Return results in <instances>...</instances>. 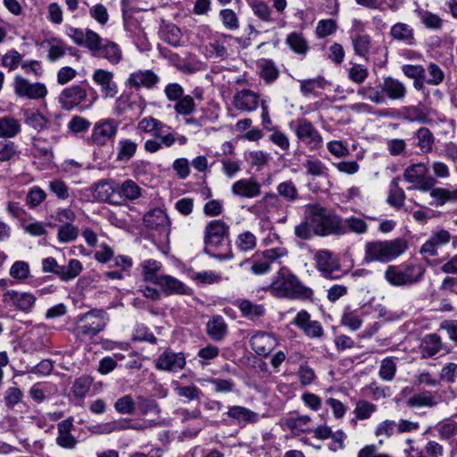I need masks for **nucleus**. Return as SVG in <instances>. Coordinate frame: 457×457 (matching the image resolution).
Here are the masks:
<instances>
[{
	"label": "nucleus",
	"instance_id": "obj_41",
	"mask_svg": "<svg viewBox=\"0 0 457 457\" xmlns=\"http://www.w3.org/2000/svg\"><path fill=\"white\" fill-rule=\"evenodd\" d=\"M164 129H170L167 125L162 123L161 120L152 117L147 116L139 120L137 124V129L143 133H148L154 136H159L160 130Z\"/></svg>",
	"mask_w": 457,
	"mask_h": 457
},
{
	"label": "nucleus",
	"instance_id": "obj_29",
	"mask_svg": "<svg viewBox=\"0 0 457 457\" xmlns=\"http://www.w3.org/2000/svg\"><path fill=\"white\" fill-rule=\"evenodd\" d=\"M390 36L393 39L411 46L416 44L414 29L407 23L397 22L390 29Z\"/></svg>",
	"mask_w": 457,
	"mask_h": 457
},
{
	"label": "nucleus",
	"instance_id": "obj_49",
	"mask_svg": "<svg viewBox=\"0 0 457 457\" xmlns=\"http://www.w3.org/2000/svg\"><path fill=\"white\" fill-rule=\"evenodd\" d=\"M174 391L179 397H184L188 401H199L203 395L202 390L194 384L187 386L176 384Z\"/></svg>",
	"mask_w": 457,
	"mask_h": 457
},
{
	"label": "nucleus",
	"instance_id": "obj_15",
	"mask_svg": "<svg viewBox=\"0 0 457 457\" xmlns=\"http://www.w3.org/2000/svg\"><path fill=\"white\" fill-rule=\"evenodd\" d=\"M292 323L301 328L309 337L320 338L323 336L324 331L320 322L311 320V315L305 310L300 311Z\"/></svg>",
	"mask_w": 457,
	"mask_h": 457
},
{
	"label": "nucleus",
	"instance_id": "obj_14",
	"mask_svg": "<svg viewBox=\"0 0 457 457\" xmlns=\"http://www.w3.org/2000/svg\"><path fill=\"white\" fill-rule=\"evenodd\" d=\"M260 95L251 89H241L237 91L232 100L234 107L244 112H251L258 108Z\"/></svg>",
	"mask_w": 457,
	"mask_h": 457
},
{
	"label": "nucleus",
	"instance_id": "obj_44",
	"mask_svg": "<svg viewBox=\"0 0 457 457\" xmlns=\"http://www.w3.org/2000/svg\"><path fill=\"white\" fill-rule=\"evenodd\" d=\"M81 270V262L77 259H71L67 265H61L58 277L63 281H68L79 276Z\"/></svg>",
	"mask_w": 457,
	"mask_h": 457
},
{
	"label": "nucleus",
	"instance_id": "obj_39",
	"mask_svg": "<svg viewBox=\"0 0 457 457\" xmlns=\"http://www.w3.org/2000/svg\"><path fill=\"white\" fill-rule=\"evenodd\" d=\"M441 349L440 337L436 334L426 335L420 345L421 354L424 358L436 355Z\"/></svg>",
	"mask_w": 457,
	"mask_h": 457
},
{
	"label": "nucleus",
	"instance_id": "obj_7",
	"mask_svg": "<svg viewBox=\"0 0 457 457\" xmlns=\"http://www.w3.org/2000/svg\"><path fill=\"white\" fill-rule=\"evenodd\" d=\"M295 133L298 140L309 150L316 151L323 145V138L320 133L308 120H298L295 123Z\"/></svg>",
	"mask_w": 457,
	"mask_h": 457
},
{
	"label": "nucleus",
	"instance_id": "obj_45",
	"mask_svg": "<svg viewBox=\"0 0 457 457\" xmlns=\"http://www.w3.org/2000/svg\"><path fill=\"white\" fill-rule=\"evenodd\" d=\"M303 168L306 170V175L313 178L316 177H327L328 168L319 159L309 158L303 163Z\"/></svg>",
	"mask_w": 457,
	"mask_h": 457
},
{
	"label": "nucleus",
	"instance_id": "obj_43",
	"mask_svg": "<svg viewBox=\"0 0 457 457\" xmlns=\"http://www.w3.org/2000/svg\"><path fill=\"white\" fill-rule=\"evenodd\" d=\"M234 37L230 35H221L220 37L210 43V48L216 57L225 59L228 55V47Z\"/></svg>",
	"mask_w": 457,
	"mask_h": 457
},
{
	"label": "nucleus",
	"instance_id": "obj_18",
	"mask_svg": "<svg viewBox=\"0 0 457 457\" xmlns=\"http://www.w3.org/2000/svg\"><path fill=\"white\" fill-rule=\"evenodd\" d=\"M278 342L275 337L267 332L259 331L250 338L252 349L263 357L269 356L272 350L277 346Z\"/></svg>",
	"mask_w": 457,
	"mask_h": 457
},
{
	"label": "nucleus",
	"instance_id": "obj_54",
	"mask_svg": "<svg viewBox=\"0 0 457 457\" xmlns=\"http://www.w3.org/2000/svg\"><path fill=\"white\" fill-rule=\"evenodd\" d=\"M300 83L301 92L304 96L313 94L316 88L323 89L328 85L326 79L320 76L314 79L301 80Z\"/></svg>",
	"mask_w": 457,
	"mask_h": 457
},
{
	"label": "nucleus",
	"instance_id": "obj_38",
	"mask_svg": "<svg viewBox=\"0 0 457 457\" xmlns=\"http://www.w3.org/2000/svg\"><path fill=\"white\" fill-rule=\"evenodd\" d=\"M276 189L278 196L288 203H294L300 198L296 185L290 179L278 183Z\"/></svg>",
	"mask_w": 457,
	"mask_h": 457
},
{
	"label": "nucleus",
	"instance_id": "obj_11",
	"mask_svg": "<svg viewBox=\"0 0 457 457\" xmlns=\"http://www.w3.org/2000/svg\"><path fill=\"white\" fill-rule=\"evenodd\" d=\"M316 269L328 279H337L340 275H333L340 270L338 259L328 250H318L314 254Z\"/></svg>",
	"mask_w": 457,
	"mask_h": 457
},
{
	"label": "nucleus",
	"instance_id": "obj_46",
	"mask_svg": "<svg viewBox=\"0 0 457 457\" xmlns=\"http://www.w3.org/2000/svg\"><path fill=\"white\" fill-rule=\"evenodd\" d=\"M249 263L250 270L254 275H263L268 273L271 266L262 258L259 253H255L251 259H247L245 262H242L239 265L242 267L244 264Z\"/></svg>",
	"mask_w": 457,
	"mask_h": 457
},
{
	"label": "nucleus",
	"instance_id": "obj_35",
	"mask_svg": "<svg viewBox=\"0 0 457 457\" xmlns=\"http://www.w3.org/2000/svg\"><path fill=\"white\" fill-rule=\"evenodd\" d=\"M257 67L259 69L260 77L265 83L270 84L278 79L279 71L272 60L261 59L257 62Z\"/></svg>",
	"mask_w": 457,
	"mask_h": 457
},
{
	"label": "nucleus",
	"instance_id": "obj_64",
	"mask_svg": "<svg viewBox=\"0 0 457 457\" xmlns=\"http://www.w3.org/2000/svg\"><path fill=\"white\" fill-rule=\"evenodd\" d=\"M377 410V406L368 401L361 400L357 402L354 414L358 420L369 419Z\"/></svg>",
	"mask_w": 457,
	"mask_h": 457
},
{
	"label": "nucleus",
	"instance_id": "obj_6",
	"mask_svg": "<svg viewBox=\"0 0 457 457\" xmlns=\"http://www.w3.org/2000/svg\"><path fill=\"white\" fill-rule=\"evenodd\" d=\"M425 273L420 264L389 265L385 271L386 280L394 287L411 286L420 282Z\"/></svg>",
	"mask_w": 457,
	"mask_h": 457
},
{
	"label": "nucleus",
	"instance_id": "obj_62",
	"mask_svg": "<svg viewBox=\"0 0 457 457\" xmlns=\"http://www.w3.org/2000/svg\"><path fill=\"white\" fill-rule=\"evenodd\" d=\"M418 13L425 27L432 29H438L442 27L443 21L438 15L424 10H420Z\"/></svg>",
	"mask_w": 457,
	"mask_h": 457
},
{
	"label": "nucleus",
	"instance_id": "obj_48",
	"mask_svg": "<svg viewBox=\"0 0 457 457\" xmlns=\"http://www.w3.org/2000/svg\"><path fill=\"white\" fill-rule=\"evenodd\" d=\"M49 49L47 54V59L50 62H55L66 54L67 50H71V47H68L62 41L57 38H52L49 43Z\"/></svg>",
	"mask_w": 457,
	"mask_h": 457
},
{
	"label": "nucleus",
	"instance_id": "obj_17",
	"mask_svg": "<svg viewBox=\"0 0 457 457\" xmlns=\"http://www.w3.org/2000/svg\"><path fill=\"white\" fill-rule=\"evenodd\" d=\"M145 226L148 229L157 230L160 233L170 234V221L168 215L160 208L149 211L143 219Z\"/></svg>",
	"mask_w": 457,
	"mask_h": 457
},
{
	"label": "nucleus",
	"instance_id": "obj_56",
	"mask_svg": "<svg viewBox=\"0 0 457 457\" xmlns=\"http://www.w3.org/2000/svg\"><path fill=\"white\" fill-rule=\"evenodd\" d=\"M114 409L120 414H133L136 409V403L131 395H126L115 402Z\"/></svg>",
	"mask_w": 457,
	"mask_h": 457
},
{
	"label": "nucleus",
	"instance_id": "obj_13",
	"mask_svg": "<svg viewBox=\"0 0 457 457\" xmlns=\"http://www.w3.org/2000/svg\"><path fill=\"white\" fill-rule=\"evenodd\" d=\"M427 172L428 168L424 163L419 162L408 166L403 171L404 180L411 184L408 189H418L423 192L431 189L432 184L425 179Z\"/></svg>",
	"mask_w": 457,
	"mask_h": 457
},
{
	"label": "nucleus",
	"instance_id": "obj_5",
	"mask_svg": "<svg viewBox=\"0 0 457 457\" xmlns=\"http://www.w3.org/2000/svg\"><path fill=\"white\" fill-rule=\"evenodd\" d=\"M229 234V226L221 220H212L207 223L204 228V252L219 261L232 258L231 252L228 253H217L219 247L223 245Z\"/></svg>",
	"mask_w": 457,
	"mask_h": 457
},
{
	"label": "nucleus",
	"instance_id": "obj_22",
	"mask_svg": "<svg viewBox=\"0 0 457 457\" xmlns=\"http://www.w3.org/2000/svg\"><path fill=\"white\" fill-rule=\"evenodd\" d=\"M73 428L72 418L62 420L57 424L58 436L55 441L58 446L70 450L76 448L78 440L71 434Z\"/></svg>",
	"mask_w": 457,
	"mask_h": 457
},
{
	"label": "nucleus",
	"instance_id": "obj_52",
	"mask_svg": "<svg viewBox=\"0 0 457 457\" xmlns=\"http://www.w3.org/2000/svg\"><path fill=\"white\" fill-rule=\"evenodd\" d=\"M23 392L17 386L8 387L4 393V405L8 410H12L14 406L22 402Z\"/></svg>",
	"mask_w": 457,
	"mask_h": 457
},
{
	"label": "nucleus",
	"instance_id": "obj_31",
	"mask_svg": "<svg viewBox=\"0 0 457 457\" xmlns=\"http://www.w3.org/2000/svg\"><path fill=\"white\" fill-rule=\"evenodd\" d=\"M414 138L416 139L415 145L420 150L422 154H427L433 151L435 137L428 128H420L414 133Z\"/></svg>",
	"mask_w": 457,
	"mask_h": 457
},
{
	"label": "nucleus",
	"instance_id": "obj_24",
	"mask_svg": "<svg viewBox=\"0 0 457 457\" xmlns=\"http://www.w3.org/2000/svg\"><path fill=\"white\" fill-rule=\"evenodd\" d=\"M117 204H123L128 201H134L141 196L142 190L140 187L132 179H126L121 184L117 183Z\"/></svg>",
	"mask_w": 457,
	"mask_h": 457
},
{
	"label": "nucleus",
	"instance_id": "obj_26",
	"mask_svg": "<svg viewBox=\"0 0 457 457\" xmlns=\"http://www.w3.org/2000/svg\"><path fill=\"white\" fill-rule=\"evenodd\" d=\"M380 87L382 95H384V100L386 97L390 100H402L407 93L405 85L392 77L385 78Z\"/></svg>",
	"mask_w": 457,
	"mask_h": 457
},
{
	"label": "nucleus",
	"instance_id": "obj_4",
	"mask_svg": "<svg viewBox=\"0 0 457 457\" xmlns=\"http://www.w3.org/2000/svg\"><path fill=\"white\" fill-rule=\"evenodd\" d=\"M109 320V316L104 309H91L77 317L73 334L80 341L91 339L104 330Z\"/></svg>",
	"mask_w": 457,
	"mask_h": 457
},
{
	"label": "nucleus",
	"instance_id": "obj_40",
	"mask_svg": "<svg viewBox=\"0 0 457 457\" xmlns=\"http://www.w3.org/2000/svg\"><path fill=\"white\" fill-rule=\"evenodd\" d=\"M404 200L405 193L399 187V178H394L389 186V195L386 201L391 206L400 209L403 206Z\"/></svg>",
	"mask_w": 457,
	"mask_h": 457
},
{
	"label": "nucleus",
	"instance_id": "obj_25",
	"mask_svg": "<svg viewBox=\"0 0 457 457\" xmlns=\"http://www.w3.org/2000/svg\"><path fill=\"white\" fill-rule=\"evenodd\" d=\"M158 285L167 295H190L192 290L183 282L170 275H161L157 278Z\"/></svg>",
	"mask_w": 457,
	"mask_h": 457
},
{
	"label": "nucleus",
	"instance_id": "obj_10",
	"mask_svg": "<svg viewBox=\"0 0 457 457\" xmlns=\"http://www.w3.org/2000/svg\"><path fill=\"white\" fill-rule=\"evenodd\" d=\"M350 37L355 54L368 58L371 47V37L364 30L363 23L359 20H353L350 31Z\"/></svg>",
	"mask_w": 457,
	"mask_h": 457
},
{
	"label": "nucleus",
	"instance_id": "obj_47",
	"mask_svg": "<svg viewBox=\"0 0 457 457\" xmlns=\"http://www.w3.org/2000/svg\"><path fill=\"white\" fill-rule=\"evenodd\" d=\"M143 269V276L145 281L153 282L156 284L157 278H160L161 275H157V272L161 270L162 264L161 262L155 260H145L141 263Z\"/></svg>",
	"mask_w": 457,
	"mask_h": 457
},
{
	"label": "nucleus",
	"instance_id": "obj_20",
	"mask_svg": "<svg viewBox=\"0 0 457 457\" xmlns=\"http://www.w3.org/2000/svg\"><path fill=\"white\" fill-rule=\"evenodd\" d=\"M92 79L100 86L104 98H112L118 93L117 84L113 80V73L103 69H97L92 75Z\"/></svg>",
	"mask_w": 457,
	"mask_h": 457
},
{
	"label": "nucleus",
	"instance_id": "obj_63",
	"mask_svg": "<svg viewBox=\"0 0 457 457\" xmlns=\"http://www.w3.org/2000/svg\"><path fill=\"white\" fill-rule=\"evenodd\" d=\"M195 104L194 98L191 96H183L180 99L177 101V104L174 107L175 112L180 115H189L195 110Z\"/></svg>",
	"mask_w": 457,
	"mask_h": 457
},
{
	"label": "nucleus",
	"instance_id": "obj_8",
	"mask_svg": "<svg viewBox=\"0 0 457 457\" xmlns=\"http://www.w3.org/2000/svg\"><path fill=\"white\" fill-rule=\"evenodd\" d=\"M120 121L113 118L101 119L93 127L90 140L93 145L104 146L115 138Z\"/></svg>",
	"mask_w": 457,
	"mask_h": 457
},
{
	"label": "nucleus",
	"instance_id": "obj_23",
	"mask_svg": "<svg viewBox=\"0 0 457 457\" xmlns=\"http://www.w3.org/2000/svg\"><path fill=\"white\" fill-rule=\"evenodd\" d=\"M160 81L159 76L152 70H139L132 72L129 79L128 84L131 87H145L147 89L154 88Z\"/></svg>",
	"mask_w": 457,
	"mask_h": 457
},
{
	"label": "nucleus",
	"instance_id": "obj_19",
	"mask_svg": "<svg viewBox=\"0 0 457 457\" xmlns=\"http://www.w3.org/2000/svg\"><path fill=\"white\" fill-rule=\"evenodd\" d=\"M3 301L9 306H13L22 312H28L35 304L36 297L29 293L7 290L3 295Z\"/></svg>",
	"mask_w": 457,
	"mask_h": 457
},
{
	"label": "nucleus",
	"instance_id": "obj_37",
	"mask_svg": "<svg viewBox=\"0 0 457 457\" xmlns=\"http://www.w3.org/2000/svg\"><path fill=\"white\" fill-rule=\"evenodd\" d=\"M237 307L241 314L250 320H254L263 316L265 312V309L262 305L254 303L246 299L238 301Z\"/></svg>",
	"mask_w": 457,
	"mask_h": 457
},
{
	"label": "nucleus",
	"instance_id": "obj_3",
	"mask_svg": "<svg viewBox=\"0 0 457 457\" xmlns=\"http://www.w3.org/2000/svg\"><path fill=\"white\" fill-rule=\"evenodd\" d=\"M407 243L403 238L367 242L364 261L366 262H389L402 255L407 250Z\"/></svg>",
	"mask_w": 457,
	"mask_h": 457
},
{
	"label": "nucleus",
	"instance_id": "obj_51",
	"mask_svg": "<svg viewBox=\"0 0 457 457\" xmlns=\"http://www.w3.org/2000/svg\"><path fill=\"white\" fill-rule=\"evenodd\" d=\"M286 42L290 49L298 54H305L308 51L307 42L301 34L295 32L289 34Z\"/></svg>",
	"mask_w": 457,
	"mask_h": 457
},
{
	"label": "nucleus",
	"instance_id": "obj_55",
	"mask_svg": "<svg viewBox=\"0 0 457 457\" xmlns=\"http://www.w3.org/2000/svg\"><path fill=\"white\" fill-rule=\"evenodd\" d=\"M79 236V228L72 224H62L58 228L57 238L62 244L70 243Z\"/></svg>",
	"mask_w": 457,
	"mask_h": 457
},
{
	"label": "nucleus",
	"instance_id": "obj_1",
	"mask_svg": "<svg viewBox=\"0 0 457 457\" xmlns=\"http://www.w3.org/2000/svg\"><path fill=\"white\" fill-rule=\"evenodd\" d=\"M268 289L274 296L292 300H306L313 295L312 289L304 286L287 267L279 269Z\"/></svg>",
	"mask_w": 457,
	"mask_h": 457
},
{
	"label": "nucleus",
	"instance_id": "obj_9",
	"mask_svg": "<svg viewBox=\"0 0 457 457\" xmlns=\"http://www.w3.org/2000/svg\"><path fill=\"white\" fill-rule=\"evenodd\" d=\"M13 88L18 96L32 100L43 99L48 93L46 86L44 83H32L20 75L14 78Z\"/></svg>",
	"mask_w": 457,
	"mask_h": 457
},
{
	"label": "nucleus",
	"instance_id": "obj_33",
	"mask_svg": "<svg viewBox=\"0 0 457 457\" xmlns=\"http://www.w3.org/2000/svg\"><path fill=\"white\" fill-rule=\"evenodd\" d=\"M227 414L229 418L245 423H256L260 418L258 413L239 405L229 407Z\"/></svg>",
	"mask_w": 457,
	"mask_h": 457
},
{
	"label": "nucleus",
	"instance_id": "obj_34",
	"mask_svg": "<svg viewBox=\"0 0 457 457\" xmlns=\"http://www.w3.org/2000/svg\"><path fill=\"white\" fill-rule=\"evenodd\" d=\"M24 122L37 131H42L47 128L46 119L38 110L27 109L23 112Z\"/></svg>",
	"mask_w": 457,
	"mask_h": 457
},
{
	"label": "nucleus",
	"instance_id": "obj_53",
	"mask_svg": "<svg viewBox=\"0 0 457 457\" xmlns=\"http://www.w3.org/2000/svg\"><path fill=\"white\" fill-rule=\"evenodd\" d=\"M257 244L256 237L250 231L239 234L236 240V246L241 252L252 251Z\"/></svg>",
	"mask_w": 457,
	"mask_h": 457
},
{
	"label": "nucleus",
	"instance_id": "obj_12",
	"mask_svg": "<svg viewBox=\"0 0 457 457\" xmlns=\"http://www.w3.org/2000/svg\"><path fill=\"white\" fill-rule=\"evenodd\" d=\"M87 100V91L82 85H71L62 90L58 102L62 108L71 111Z\"/></svg>",
	"mask_w": 457,
	"mask_h": 457
},
{
	"label": "nucleus",
	"instance_id": "obj_59",
	"mask_svg": "<svg viewBox=\"0 0 457 457\" xmlns=\"http://www.w3.org/2000/svg\"><path fill=\"white\" fill-rule=\"evenodd\" d=\"M220 354V348L213 345H208L205 347L201 348L197 356L199 357V362L202 366L209 365L212 360L217 358Z\"/></svg>",
	"mask_w": 457,
	"mask_h": 457
},
{
	"label": "nucleus",
	"instance_id": "obj_30",
	"mask_svg": "<svg viewBox=\"0 0 457 457\" xmlns=\"http://www.w3.org/2000/svg\"><path fill=\"white\" fill-rule=\"evenodd\" d=\"M228 327L224 319L216 315L213 316L206 324V332L214 341H221L227 334Z\"/></svg>",
	"mask_w": 457,
	"mask_h": 457
},
{
	"label": "nucleus",
	"instance_id": "obj_28",
	"mask_svg": "<svg viewBox=\"0 0 457 457\" xmlns=\"http://www.w3.org/2000/svg\"><path fill=\"white\" fill-rule=\"evenodd\" d=\"M117 183L114 181H99L94 188V197L100 202H107L111 204H117Z\"/></svg>",
	"mask_w": 457,
	"mask_h": 457
},
{
	"label": "nucleus",
	"instance_id": "obj_27",
	"mask_svg": "<svg viewBox=\"0 0 457 457\" xmlns=\"http://www.w3.org/2000/svg\"><path fill=\"white\" fill-rule=\"evenodd\" d=\"M440 402V396L437 392L423 390L413 395L406 401V405L410 408H433Z\"/></svg>",
	"mask_w": 457,
	"mask_h": 457
},
{
	"label": "nucleus",
	"instance_id": "obj_58",
	"mask_svg": "<svg viewBox=\"0 0 457 457\" xmlns=\"http://www.w3.org/2000/svg\"><path fill=\"white\" fill-rule=\"evenodd\" d=\"M253 13L264 21H273L272 11L270 7L264 2L255 0L251 4Z\"/></svg>",
	"mask_w": 457,
	"mask_h": 457
},
{
	"label": "nucleus",
	"instance_id": "obj_21",
	"mask_svg": "<svg viewBox=\"0 0 457 457\" xmlns=\"http://www.w3.org/2000/svg\"><path fill=\"white\" fill-rule=\"evenodd\" d=\"M261 184L253 178L241 179L237 180L231 187L234 195L243 198H254L262 193Z\"/></svg>",
	"mask_w": 457,
	"mask_h": 457
},
{
	"label": "nucleus",
	"instance_id": "obj_42",
	"mask_svg": "<svg viewBox=\"0 0 457 457\" xmlns=\"http://www.w3.org/2000/svg\"><path fill=\"white\" fill-rule=\"evenodd\" d=\"M21 131V125L17 119L5 116L0 119V137H13Z\"/></svg>",
	"mask_w": 457,
	"mask_h": 457
},
{
	"label": "nucleus",
	"instance_id": "obj_32",
	"mask_svg": "<svg viewBox=\"0 0 457 457\" xmlns=\"http://www.w3.org/2000/svg\"><path fill=\"white\" fill-rule=\"evenodd\" d=\"M95 55L105 58L112 64H117L122 58V52L118 44L106 41L101 44Z\"/></svg>",
	"mask_w": 457,
	"mask_h": 457
},
{
	"label": "nucleus",
	"instance_id": "obj_57",
	"mask_svg": "<svg viewBox=\"0 0 457 457\" xmlns=\"http://www.w3.org/2000/svg\"><path fill=\"white\" fill-rule=\"evenodd\" d=\"M102 43L103 38L96 32L89 29L85 30L84 39L81 46L87 47L95 54Z\"/></svg>",
	"mask_w": 457,
	"mask_h": 457
},
{
	"label": "nucleus",
	"instance_id": "obj_36",
	"mask_svg": "<svg viewBox=\"0 0 457 457\" xmlns=\"http://www.w3.org/2000/svg\"><path fill=\"white\" fill-rule=\"evenodd\" d=\"M137 150V144L129 138H121L118 142L116 160L127 162L133 158Z\"/></svg>",
	"mask_w": 457,
	"mask_h": 457
},
{
	"label": "nucleus",
	"instance_id": "obj_60",
	"mask_svg": "<svg viewBox=\"0 0 457 457\" xmlns=\"http://www.w3.org/2000/svg\"><path fill=\"white\" fill-rule=\"evenodd\" d=\"M343 225L345 228V234L348 231H352L356 234H364L368 228L367 223L363 220L357 217H350L348 219L343 220Z\"/></svg>",
	"mask_w": 457,
	"mask_h": 457
},
{
	"label": "nucleus",
	"instance_id": "obj_16",
	"mask_svg": "<svg viewBox=\"0 0 457 457\" xmlns=\"http://www.w3.org/2000/svg\"><path fill=\"white\" fill-rule=\"evenodd\" d=\"M186 358L183 353H174L170 351L163 352L156 360L155 367L157 370L170 372H178L184 369Z\"/></svg>",
	"mask_w": 457,
	"mask_h": 457
},
{
	"label": "nucleus",
	"instance_id": "obj_50",
	"mask_svg": "<svg viewBox=\"0 0 457 457\" xmlns=\"http://www.w3.org/2000/svg\"><path fill=\"white\" fill-rule=\"evenodd\" d=\"M357 95L361 99H369L377 104L384 103V95H382L381 89L379 90L370 85L359 87Z\"/></svg>",
	"mask_w": 457,
	"mask_h": 457
},
{
	"label": "nucleus",
	"instance_id": "obj_2",
	"mask_svg": "<svg viewBox=\"0 0 457 457\" xmlns=\"http://www.w3.org/2000/svg\"><path fill=\"white\" fill-rule=\"evenodd\" d=\"M304 216L309 220L317 236L325 237L345 234L343 220L338 216L329 213L320 204H307Z\"/></svg>",
	"mask_w": 457,
	"mask_h": 457
},
{
	"label": "nucleus",
	"instance_id": "obj_61",
	"mask_svg": "<svg viewBox=\"0 0 457 457\" xmlns=\"http://www.w3.org/2000/svg\"><path fill=\"white\" fill-rule=\"evenodd\" d=\"M90 126L91 122L87 119L79 115H75L70 120L67 128L69 131L78 134L87 131Z\"/></svg>",
	"mask_w": 457,
	"mask_h": 457
}]
</instances>
